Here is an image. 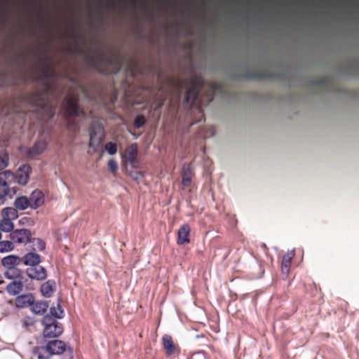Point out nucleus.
Returning <instances> with one entry per match:
<instances>
[{
  "label": "nucleus",
  "instance_id": "obj_6",
  "mask_svg": "<svg viewBox=\"0 0 359 359\" xmlns=\"http://www.w3.org/2000/svg\"><path fill=\"white\" fill-rule=\"evenodd\" d=\"M41 324L43 326L42 335L44 341L57 339L64 332L62 324L58 321L53 322L49 317H43Z\"/></svg>",
  "mask_w": 359,
  "mask_h": 359
},
{
  "label": "nucleus",
  "instance_id": "obj_14",
  "mask_svg": "<svg viewBox=\"0 0 359 359\" xmlns=\"http://www.w3.org/2000/svg\"><path fill=\"white\" fill-rule=\"evenodd\" d=\"M190 226L188 224H184L180 226L177 232L178 245H185L189 243Z\"/></svg>",
  "mask_w": 359,
  "mask_h": 359
},
{
  "label": "nucleus",
  "instance_id": "obj_12",
  "mask_svg": "<svg viewBox=\"0 0 359 359\" xmlns=\"http://www.w3.org/2000/svg\"><path fill=\"white\" fill-rule=\"evenodd\" d=\"M65 313L62 307L60 298L57 299L56 306H52L50 308L49 312L46 314L43 317H49L53 322L57 321V319H62L64 318Z\"/></svg>",
  "mask_w": 359,
  "mask_h": 359
},
{
  "label": "nucleus",
  "instance_id": "obj_21",
  "mask_svg": "<svg viewBox=\"0 0 359 359\" xmlns=\"http://www.w3.org/2000/svg\"><path fill=\"white\" fill-rule=\"evenodd\" d=\"M162 343L168 355H172L175 353L177 348L173 343L171 336L165 334L162 338Z\"/></svg>",
  "mask_w": 359,
  "mask_h": 359
},
{
  "label": "nucleus",
  "instance_id": "obj_1",
  "mask_svg": "<svg viewBox=\"0 0 359 359\" xmlns=\"http://www.w3.org/2000/svg\"><path fill=\"white\" fill-rule=\"evenodd\" d=\"M158 79V91L161 93V95L156 98V109H161L169 97H175L177 101L179 102L184 87L187 89L184 104L190 107H193L198 99L199 91L204 84L203 78L198 76H193L186 79L172 77L161 79L159 76Z\"/></svg>",
  "mask_w": 359,
  "mask_h": 359
},
{
  "label": "nucleus",
  "instance_id": "obj_29",
  "mask_svg": "<svg viewBox=\"0 0 359 359\" xmlns=\"http://www.w3.org/2000/svg\"><path fill=\"white\" fill-rule=\"evenodd\" d=\"M55 289V282L53 280H48L43 283L40 292H53Z\"/></svg>",
  "mask_w": 359,
  "mask_h": 359
},
{
  "label": "nucleus",
  "instance_id": "obj_18",
  "mask_svg": "<svg viewBox=\"0 0 359 359\" xmlns=\"http://www.w3.org/2000/svg\"><path fill=\"white\" fill-rule=\"evenodd\" d=\"M4 276L9 280H22L25 279L22 271L17 267L5 269L4 272Z\"/></svg>",
  "mask_w": 359,
  "mask_h": 359
},
{
  "label": "nucleus",
  "instance_id": "obj_27",
  "mask_svg": "<svg viewBox=\"0 0 359 359\" xmlns=\"http://www.w3.org/2000/svg\"><path fill=\"white\" fill-rule=\"evenodd\" d=\"M2 217L8 218L10 220L15 219L18 217V211L16 208H6L2 211Z\"/></svg>",
  "mask_w": 359,
  "mask_h": 359
},
{
  "label": "nucleus",
  "instance_id": "obj_33",
  "mask_svg": "<svg viewBox=\"0 0 359 359\" xmlns=\"http://www.w3.org/2000/svg\"><path fill=\"white\" fill-rule=\"evenodd\" d=\"M294 257V254L292 252H287L283 256L281 261V266H290L291 261Z\"/></svg>",
  "mask_w": 359,
  "mask_h": 359
},
{
  "label": "nucleus",
  "instance_id": "obj_15",
  "mask_svg": "<svg viewBox=\"0 0 359 359\" xmlns=\"http://www.w3.org/2000/svg\"><path fill=\"white\" fill-rule=\"evenodd\" d=\"M137 156V145L136 143H133L128 146L126 150L122 157L126 161L129 162L130 164H133L135 162Z\"/></svg>",
  "mask_w": 359,
  "mask_h": 359
},
{
  "label": "nucleus",
  "instance_id": "obj_38",
  "mask_svg": "<svg viewBox=\"0 0 359 359\" xmlns=\"http://www.w3.org/2000/svg\"><path fill=\"white\" fill-rule=\"evenodd\" d=\"M214 90H215L214 86L213 85H210V86L209 91H208V93L207 94V97H206V101L208 102H211L213 100Z\"/></svg>",
  "mask_w": 359,
  "mask_h": 359
},
{
  "label": "nucleus",
  "instance_id": "obj_10",
  "mask_svg": "<svg viewBox=\"0 0 359 359\" xmlns=\"http://www.w3.org/2000/svg\"><path fill=\"white\" fill-rule=\"evenodd\" d=\"M32 233L30 231L25 229L13 230L10 238L14 243L26 244L31 241Z\"/></svg>",
  "mask_w": 359,
  "mask_h": 359
},
{
  "label": "nucleus",
  "instance_id": "obj_17",
  "mask_svg": "<svg viewBox=\"0 0 359 359\" xmlns=\"http://www.w3.org/2000/svg\"><path fill=\"white\" fill-rule=\"evenodd\" d=\"M29 201L31 208L36 209L43 203V194L40 190L36 189L31 194Z\"/></svg>",
  "mask_w": 359,
  "mask_h": 359
},
{
  "label": "nucleus",
  "instance_id": "obj_34",
  "mask_svg": "<svg viewBox=\"0 0 359 359\" xmlns=\"http://www.w3.org/2000/svg\"><path fill=\"white\" fill-rule=\"evenodd\" d=\"M145 117L142 114L138 115L135 117L134 120V127L135 128H140L145 124Z\"/></svg>",
  "mask_w": 359,
  "mask_h": 359
},
{
  "label": "nucleus",
  "instance_id": "obj_2",
  "mask_svg": "<svg viewBox=\"0 0 359 359\" xmlns=\"http://www.w3.org/2000/svg\"><path fill=\"white\" fill-rule=\"evenodd\" d=\"M36 69L39 72L36 80L42 81L43 86L41 89L38 88L24 95L23 99L31 105L41 109H49L51 106L47 98L53 91V83L48 80L56 78V72L52 64L48 62L46 57L39 58V62L36 65Z\"/></svg>",
  "mask_w": 359,
  "mask_h": 359
},
{
  "label": "nucleus",
  "instance_id": "obj_23",
  "mask_svg": "<svg viewBox=\"0 0 359 359\" xmlns=\"http://www.w3.org/2000/svg\"><path fill=\"white\" fill-rule=\"evenodd\" d=\"M22 262L29 267L34 266L41 262V257L35 252H29L23 257Z\"/></svg>",
  "mask_w": 359,
  "mask_h": 359
},
{
  "label": "nucleus",
  "instance_id": "obj_24",
  "mask_svg": "<svg viewBox=\"0 0 359 359\" xmlns=\"http://www.w3.org/2000/svg\"><path fill=\"white\" fill-rule=\"evenodd\" d=\"M25 279L12 280L6 285L7 292H22Z\"/></svg>",
  "mask_w": 359,
  "mask_h": 359
},
{
  "label": "nucleus",
  "instance_id": "obj_45",
  "mask_svg": "<svg viewBox=\"0 0 359 359\" xmlns=\"http://www.w3.org/2000/svg\"><path fill=\"white\" fill-rule=\"evenodd\" d=\"M115 4V0H108L109 6H114Z\"/></svg>",
  "mask_w": 359,
  "mask_h": 359
},
{
  "label": "nucleus",
  "instance_id": "obj_4",
  "mask_svg": "<svg viewBox=\"0 0 359 359\" xmlns=\"http://www.w3.org/2000/svg\"><path fill=\"white\" fill-rule=\"evenodd\" d=\"M45 346H38L33 348V353L38 359H50L54 355L66 353L65 359H73V348L67 346L66 343L58 339L44 341Z\"/></svg>",
  "mask_w": 359,
  "mask_h": 359
},
{
  "label": "nucleus",
  "instance_id": "obj_16",
  "mask_svg": "<svg viewBox=\"0 0 359 359\" xmlns=\"http://www.w3.org/2000/svg\"><path fill=\"white\" fill-rule=\"evenodd\" d=\"M22 262V259L18 256L8 255L1 260V264L5 269L17 267Z\"/></svg>",
  "mask_w": 359,
  "mask_h": 359
},
{
  "label": "nucleus",
  "instance_id": "obj_13",
  "mask_svg": "<svg viewBox=\"0 0 359 359\" xmlns=\"http://www.w3.org/2000/svg\"><path fill=\"white\" fill-rule=\"evenodd\" d=\"M30 172V166L28 165H24L18 170L16 175H14V179H16L19 184L25 185L27 183L29 179Z\"/></svg>",
  "mask_w": 359,
  "mask_h": 359
},
{
  "label": "nucleus",
  "instance_id": "obj_46",
  "mask_svg": "<svg viewBox=\"0 0 359 359\" xmlns=\"http://www.w3.org/2000/svg\"><path fill=\"white\" fill-rule=\"evenodd\" d=\"M313 286H314V289L316 291L317 290H320V288L319 287H318L315 283H313Z\"/></svg>",
  "mask_w": 359,
  "mask_h": 359
},
{
  "label": "nucleus",
  "instance_id": "obj_42",
  "mask_svg": "<svg viewBox=\"0 0 359 359\" xmlns=\"http://www.w3.org/2000/svg\"><path fill=\"white\" fill-rule=\"evenodd\" d=\"M130 62V68L131 69H130L131 74H135V69H135V68H137V66H138V63H137V62H135V61H133V60H131Z\"/></svg>",
  "mask_w": 359,
  "mask_h": 359
},
{
  "label": "nucleus",
  "instance_id": "obj_7",
  "mask_svg": "<svg viewBox=\"0 0 359 359\" xmlns=\"http://www.w3.org/2000/svg\"><path fill=\"white\" fill-rule=\"evenodd\" d=\"M88 146L95 150L98 148L104 137V129L100 120H93L89 126Z\"/></svg>",
  "mask_w": 359,
  "mask_h": 359
},
{
  "label": "nucleus",
  "instance_id": "obj_44",
  "mask_svg": "<svg viewBox=\"0 0 359 359\" xmlns=\"http://www.w3.org/2000/svg\"><path fill=\"white\" fill-rule=\"evenodd\" d=\"M53 293H41L42 296L46 298H49L51 297Z\"/></svg>",
  "mask_w": 359,
  "mask_h": 359
},
{
  "label": "nucleus",
  "instance_id": "obj_32",
  "mask_svg": "<svg viewBox=\"0 0 359 359\" xmlns=\"http://www.w3.org/2000/svg\"><path fill=\"white\" fill-rule=\"evenodd\" d=\"M13 241H4L0 242V252L11 251L13 249Z\"/></svg>",
  "mask_w": 359,
  "mask_h": 359
},
{
  "label": "nucleus",
  "instance_id": "obj_31",
  "mask_svg": "<svg viewBox=\"0 0 359 359\" xmlns=\"http://www.w3.org/2000/svg\"><path fill=\"white\" fill-rule=\"evenodd\" d=\"M32 243V248L34 250H39V251H42L45 249L46 248V243L45 242L40 239V238H33L32 239L31 238V241Z\"/></svg>",
  "mask_w": 359,
  "mask_h": 359
},
{
  "label": "nucleus",
  "instance_id": "obj_50",
  "mask_svg": "<svg viewBox=\"0 0 359 359\" xmlns=\"http://www.w3.org/2000/svg\"><path fill=\"white\" fill-rule=\"evenodd\" d=\"M4 283V281H3V280H0V284H1V283Z\"/></svg>",
  "mask_w": 359,
  "mask_h": 359
},
{
  "label": "nucleus",
  "instance_id": "obj_26",
  "mask_svg": "<svg viewBox=\"0 0 359 359\" xmlns=\"http://www.w3.org/2000/svg\"><path fill=\"white\" fill-rule=\"evenodd\" d=\"M182 183L184 187L190 185L191 182V171L189 165H183L182 168Z\"/></svg>",
  "mask_w": 359,
  "mask_h": 359
},
{
  "label": "nucleus",
  "instance_id": "obj_40",
  "mask_svg": "<svg viewBox=\"0 0 359 359\" xmlns=\"http://www.w3.org/2000/svg\"><path fill=\"white\" fill-rule=\"evenodd\" d=\"M109 104H114V102H116V98H117V97H116V93H110V94L109 95ZM103 103H104V104H106V105H108V103L105 102V101H104V100H103Z\"/></svg>",
  "mask_w": 359,
  "mask_h": 359
},
{
  "label": "nucleus",
  "instance_id": "obj_25",
  "mask_svg": "<svg viewBox=\"0 0 359 359\" xmlns=\"http://www.w3.org/2000/svg\"><path fill=\"white\" fill-rule=\"evenodd\" d=\"M15 207L18 210H24L30 207V201L27 196L18 197L14 202Z\"/></svg>",
  "mask_w": 359,
  "mask_h": 359
},
{
  "label": "nucleus",
  "instance_id": "obj_20",
  "mask_svg": "<svg viewBox=\"0 0 359 359\" xmlns=\"http://www.w3.org/2000/svg\"><path fill=\"white\" fill-rule=\"evenodd\" d=\"M48 307V304L46 301H34L30 305L32 312L36 315H41L44 313Z\"/></svg>",
  "mask_w": 359,
  "mask_h": 359
},
{
  "label": "nucleus",
  "instance_id": "obj_41",
  "mask_svg": "<svg viewBox=\"0 0 359 359\" xmlns=\"http://www.w3.org/2000/svg\"><path fill=\"white\" fill-rule=\"evenodd\" d=\"M290 268V266H280L281 273L283 274V278H286V277L289 273Z\"/></svg>",
  "mask_w": 359,
  "mask_h": 359
},
{
  "label": "nucleus",
  "instance_id": "obj_5",
  "mask_svg": "<svg viewBox=\"0 0 359 359\" xmlns=\"http://www.w3.org/2000/svg\"><path fill=\"white\" fill-rule=\"evenodd\" d=\"M85 115L86 113L83 109L79 105V97L77 96L73 95L66 98L65 118L69 130L78 131L79 129V123L74 118L84 116Z\"/></svg>",
  "mask_w": 359,
  "mask_h": 359
},
{
  "label": "nucleus",
  "instance_id": "obj_35",
  "mask_svg": "<svg viewBox=\"0 0 359 359\" xmlns=\"http://www.w3.org/2000/svg\"><path fill=\"white\" fill-rule=\"evenodd\" d=\"M104 149L110 155H114L117 151V144L114 142H109L105 144Z\"/></svg>",
  "mask_w": 359,
  "mask_h": 359
},
{
  "label": "nucleus",
  "instance_id": "obj_22",
  "mask_svg": "<svg viewBox=\"0 0 359 359\" xmlns=\"http://www.w3.org/2000/svg\"><path fill=\"white\" fill-rule=\"evenodd\" d=\"M47 147V143L45 140L37 141L34 146L29 149L28 155L30 157H34L43 152Z\"/></svg>",
  "mask_w": 359,
  "mask_h": 359
},
{
  "label": "nucleus",
  "instance_id": "obj_19",
  "mask_svg": "<svg viewBox=\"0 0 359 359\" xmlns=\"http://www.w3.org/2000/svg\"><path fill=\"white\" fill-rule=\"evenodd\" d=\"M34 297L32 293H25L17 297L15 304L18 307L23 308L30 306L34 301Z\"/></svg>",
  "mask_w": 359,
  "mask_h": 359
},
{
  "label": "nucleus",
  "instance_id": "obj_39",
  "mask_svg": "<svg viewBox=\"0 0 359 359\" xmlns=\"http://www.w3.org/2000/svg\"><path fill=\"white\" fill-rule=\"evenodd\" d=\"M10 84L6 80V74L3 72H0V87H5Z\"/></svg>",
  "mask_w": 359,
  "mask_h": 359
},
{
  "label": "nucleus",
  "instance_id": "obj_37",
  "mask_svg": "<svg viewBox=\"0 0 359 359\" xmlns=\"http://www.w3.org/2000/svg\"><path fill=\"white\" fill-rule=\"evenodd\" d=\"M107 166H108L109 170L110 172H111L112 173L116 172V170H118L117 162L114 159H111L108 161Z\"/></svg>",
  "mask_w": 359,
  "mask_h": 359
},
{
  "label": "nucleus",
  "instance_id": "obj_3",
  "mask_svg": "<svg viewBox=\"0 0 359 359\" xmlns=\"http://www.w3.org/2000/svg\"><path fill=\"white\" fill-rule=\"evenodd\" d=\"M87 62L90 67L101 74H116L121 69L123 58L119 53H111L107 55L100 52L93 55H87Z\"/></svg>",
  "mask_w": 359,
  "mask_h": 359
},
{
  "label": "nucleus",
  "instance_id": "obj_9",
  "mask_svg": "<svg viewBox=\"0 0 359 359\" xmlns=\"http://www.w3.org/2000/svg\"><path fill=\"white\" fill-rule=\"evenodd\" d=\"M14 180V174L11 171L6 170L0 173V203H2L6 197L10 196L11 189L8 183Z\"/></svg>",
  "mask_w": 359,
  "mask_h": 359
},
{
  "label": "nucleus",
  "instance_id": "obj_36",
  "mask_svg": "<svg viewBox=\"0 0 359 359\" xmlns=\"http://www.w3.org/2000/svg\"><path fill=\"white\" fill-rule=\"evenodd\" d=\"M8 162V155L5 152L0 153V170L4 169Z\"/></svg>",
  "mask_w": 359,
  "mask_h": 359
},
{
  "label": "nucleus",
  "instance_id": "obj_49",
  "mask_svg": "<svg viewBox=\"0 0 359 359\" xmlns=\"http://www.w3.org/2000/svg\"><path fill=\"white\" fill-rule=\"evenodd\" d=\"M234 298H236V293H233Z\"/></svg>",
  "mask_w": 359,
  "mask_h": 359
},
{
  "label": "nucleus",
  "instance_id": "obj_30",
  "mask_svg": "<svg viewBox=\"0 0 359 359\" xmlns=\"http://www.w3.org/2000/svg\"><path fill=\"white\" fill-rule=\"evenodd\" d=\"M332 81L328 77H323L313 81V84L319 86L323 88H328L331 86Z\"/></svg>",
  "mask_w": 359,
  "mask_h": 359
},
{
  "label": "nucleus",
  "instance_id": "obj_28",
  "mask_svg": "<svg viewBox=\"0 0 359 359\" xmlns=\"http://www.w3.org/2000/svg\"><path fill=\"white\" fill-rule=\"evenodd\" d=\"M13 224L11 220L8 218L3 217L0 220V230L5 232L13 231Z\"/></svg>",
  "mask_w": 359,
  "mask_h": 359
},
{
  "label": "nucleus",
  "instance_id": "obj_47",
  "mask_svg": "<svg viewBox=\"0 0 359 359\" xmlns=\"http://www.w3.org/2000/svg\"><path fill=\"white\" fill-rule=\"evenodd\" d=\"M202 105L203 104L201 103V102L200 101L197 107L200 109V111H201V107H202Z\"/></svg>",
  "mask_w": 359,
  "mask_h": 359
},
{
  "label": "nucleus",
  "instance_id": "obj_48",
  "mask_svg": "<svg viewBox=\"0 0 359 359\" xmlns=\"http://www.w3.org/2000/svg\"><path fill=\"white\" fill-rule=\"evenodd\" d=\"M10 294H12V295H17V294H18L19 293L13 292V293H10Z\"/></svg>",
  "mask_w": 359,
  "mask_h": 359
},
{
  "label": "nucleus",
  "instance_id": "obj_43",
  "mask_svg": "<svg viewBox=\"0 0 359 359\" xmlns=\"http://www.w3.org/2000/svg\"><path fill=\"white\" fill-rule=\"evenodd\" d=\"M25 60V55L24 53L19 54L15 58V61L20 62V63H24Z\"/></svg>",
  "mask_w": 359,
  "mask_h": 359
},
{
  "label": "nucleus",
  "instance_id": "obj_11",
  "mask_svg": "<svg viewBox=\"0 0 359 359\" xmlns=\"http://www.w3.org/2000/svg\"><path fill=\"white\" fill-rule=\"evenodd\" d=\"M26 272L30 278L38 280L45 279L47 276L45 268L39 264L27 268Z\"/></svg>",
  "mask_w": 359,
  "mask_h": 359
},
{
  "label": "nucleus",
  "instance_id": "obj_8",
  "mask_svg": "<svg viewBox=\"0 0 359 359\" xmlns=\"http://www.w3.org/2000/svg\"><path fill=\"white\" fill-rule=\"evenodd\" d=\"M245 79H271L276 80L279 78L278 73L271 69L264 68L262 69L248 71L243 74Z\"/></svg>",
  "mask_w": 359,
  "mask_h": 359
}]
</instances>
